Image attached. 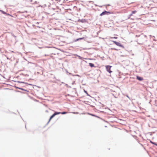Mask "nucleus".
I'll list each match as a JSON object with an SVG mask.
<instances>
[{
  "mask_svg": "<svg viewBox=\"0 0 157 157\" xmlns=\"http://www.w3.org/2000/svg\"><path fill=\"white\" fill-rule=\"evenodd\" d=\"M31 73V72L29 71H25L23 72L22 74V75L25 76H29V75Z\"/></svg>",
  "mask_w": 157,
  "mask_h": 157,
  "instance_id": "nucleus-1",
  "label": "nucleus"
},
{
  "mask_svg": "<svg viewBox=\"0 0 157 157\" xmlns=\"http://www.w3.org/2000/svg\"><path fill=\"white\" fill-rule=\"evenodd\" d=\"M112 66L109 65L106 66V68L107 71L109 72L110 73H111L112 71H111V68Z\"/></svg>",
  "mask_w": 157,
  "mask_h": 157,
  "instance_id": "nucleus-2",
  "label": "nucleus"
},
{
  "mask_svg": "<svg viewBox=\"0 0 157 157\" xmlns=\"http://www.w3.org/2000/svg\"><path fill=\"white\" fill-rule=\"evenodd\" d=\"M113 42L117 46H120V47H122V48H124L123 46V45H122L120 43L117 42L116 41H113Z\"/></svg>",
  "mask_w": 157,
  "mask_h": 157,
  "instance_id": "nucleus-3",
  "label": "nucleus"
},
{
  "mask_svg": "<svg viewBox=\"0 0 157 157\" xmlns=\"http://www.w3.org/2000/svg\"><path fill=\"white\" fill-rule=\"evenodd\" d=\"M60 113H58V112H55V113L50 117L49 119V121L52 119L55 116L58 114H60Z\"/></svg>",
  "mask_w": 157,
  "mask_h": 157,
  "instance_id": "nucleus-4",
  "label": "nucleus"
},
{
  "mask_svg": "<svg viewBox=\"0 0 157 157\" xmlns=\"http://www.w3.org/2000/svg\"><path fill=\"white\" fill-rule=\"evenodd\" d=\"M110 14L111 13L109 12H108L106 11H105L104 12H103L102 13L100 14V16H102V15H105V14H107V13Z\"/></svg>",
  "mask_w": 157,
  "mask_h": 157,
  "instance_id": "nucleus-5",
  "label": "nucleus"
},
{
  "mask_svg": "<svg viewBox=\"0 0 157 157\" xmlns=\"http://www.w3.org/2000/svg\"><path fill=\"white\" fill-rule=\"evenodd\" d=\"M136 78L138 80L141 81L143 80V79L142 77H140L138 76H136Z\"/></svg>",
  "mask_w": 157,
  "mask_h": 157,
  "instance_id": "nucleus-6",
  "label": "nucleus"
},
{
  "mask_svg": "<svg viewBox=\"0 0 157 157\" xmlns=\"http://www.w3.org/2000/svg\"><path fill=\"white\" fill-rule=\"evenodd\" d=\"M90 66L91 67H94V64L91 63H89Z\"/></svg>",
  "mask_w": 157,
  "mask_h": 157,
  "instance_id": "nucleus-7",
  "label": "nucleus"
},
{
  "mask_svg": "<svg viewBox=\"0 0 157 157\" xmlns=\"http://www.w3.org/2000/svg\"><path fill=\"white\" fill-rule=\"evenodd\" d=\"M58 113H60V114H66L67 113V112H58Z\"/></svg>",
  "mask_w": 157,
  "mask_h": 157,
  "instance_id": "nucleus-8",
  "label": "nucleus"
},
{
  "mask_svg": "<svg viewBox=\"0 0 157 157\" xmlns=\"http://www.w3.org/2000/svg\"><path fill=\"white\" fill-rule=\"evenodd\" d=\"M150 142L152 144H154V145H156V146H157V144L156 143H154V142H152L151 141H150Z\"/></svg>",
  "mask_w": 157,
  "mask_h": 157,
  "instance_id": "nucleus-9",
  "label": "nucleus"
},
{
  "mask_svg": "<svg viewBox=\"0 0 157 157\" xmlns=\"http://www.w3.org/2000/svg\"><path fill=\"white\" fill-rule=\"evenodd\" d=\"M83 39V38H79L78 39H76V40H75V41H78V40H79L82 39Z\"/></svg>",
  "mask_w": 157,
  "mask_h": 157,
  "instance_id": "nucleus-10",
  "label": "nucleus"
},
{
  "mask_svg": "<svg viewBox=\"0 0 157 157\" xmlns=\"http://www.w3.org/2000/svg\"><path fill=\"white\" fill-rule=\"evenodd\" d=\"M136 12V11H133L132 12V14H131V15H132V14L135 13Z\"/></svg>",
  "mask_w": 157,
  "mask_h": 157,
  "instance_id": "nucleus-11",
  "label": "nucleus"
},
{
  "mask_svg": "<svg viewBox=\"0 0 157 157\" xmlns=\"http://www.w3.org/2000/svg\"><path fill=\"white\" fill-rule=\"evenodd\" d=\"M1 12H2V13L3 14H6V13L5 12H4V11H2V10H0Z\"/></svg>",
  "mask_w": 157,
  "mask_h": 157,
  "instance_id": "nucleus-12",
  "label": "nucleus"
},
{
  "mask_svg": "<svg viewBox=\"0 0 157 157\" xmlns=\"http://www.w3.org/2000/svg\"><path fill=\"white\" fill-rule=\"evenodd\" d=\"M115 38V39H117V37H112L111 38Z\"/></svg>",
  "mask_w": 157,
  "mask_h": 157,
  "instance_id": "nucleus-13",
  "label": "nucleus"
}]
</instances>
